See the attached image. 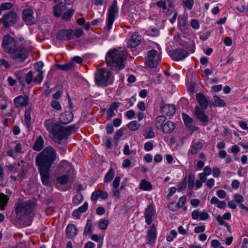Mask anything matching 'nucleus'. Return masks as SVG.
Wrapping results in <instances>:
<instances>
[{
    "instance_id": "obj_38",
    "label": "nucleus",
    "mask_w": 248,
    "mask_h": 248,
    "mask_svg": "<svg viewBox=\"0 0 248 248\" xmlns=\"http://www.w3.org/2000/svg\"><path fill=\"white\" fill-rule=\"evenodd\" d=\"M31 106L27 108L25 112V122L27 126L29 127L31 125Z\"/></svg>"
},
{
    "instance_id": "obj_61",
    "label": "nucleus",
    "mask_w": 248,
    "mask_h": 248,
    "mask_svg": "<svg viewBox=\"0 0 248 248\" xmlns=\"http://www.w3.org/2000/svg\"><path fill=\"white\" fill-rule=\"evenodd\" d=\"M154 148L153 143L150 141H147L144 144V149L146 151H150Z\"/></svg>"
},
{
    "instance_id": "obj_55",
    "label": "nucleus",
    "mask_w": 248,
    "mask_h": 248,
    "mask_svg": "<svg viewBox=\"0 0 248 248\" xmlns=\"http://www.w3.org/2000/svg\"><path fill=\"white\" fill-rule=\"evenodd\" d=\"M177 232L175 230H171L170 232V234L167 237V241L168 242L172 241L176 237Z\"/></svg>"
},
{
    "instance_id": "obj_35",
    "label": "nucleus",
    "mask_w": 248,
    "mask_h": 248,
    "mask_svg": "<svg viewBox=\"0 0 248 248\" xmlns=\"http://www.w3.org/2000/svg\"><path fill=\"white\" fill-rule=\"evenodd\" d=\"M9 200L8 196L3 193H0V209L1 210L5 209Z\"/></svg>"
},
{
    "instance_id": "obj_62",
    "label": "nucleus",
    "mask_w": 248,
    "mask_h": 248,
    "mask_svg": "<svg viewBox=\"0 0 248 248\" xmlns=\"http://www.w3.org/2000/svg\"><path fill=\"white\" fill-rule=\"evenodd\" d=\"M186 185H187V183H186V180L179 183V184L178 185V187L177 188V191H181L184 190L186 188Z\"/></svg>"
},
{
    "instance_id": "obj_40",
    "label": "nucleus",
    "mask_w": 248,
    "mask_h": 248,
    "mask_svg": "<svg viewBox=\"0 0 248 248\" xmlns=\"http://www.w3.org/2000/svg\"><path fill=\"white\" fill-rule=\"evenodd\" d=\"M68 180L69 175L67 174L60 175L56 179L57 183L61 185H65L68 182Z\"/></svg>"
},
{
    "instance_id": "obj_30",
    "label": "nucleus",
    "mask_w": 248,
    "mask_h": 248,
    "mask_svg": "<svg viewBox=\"0 0 248 248\" xmlns=\"http://www.w3.org/2000/svg\"><path fill=\"white\" fill-rule=\"evenodd\" d=\"M44 67V63L42 62H38L34 64V67L35 71H33L38 75V79L40 80L41 78H43L44 72L42 69Z\"/></svg>"
},
{
    "instance_id": "obj_9",
    "label": "nucleus",
    "mask_w": 248,
    "mask_h": 248,
    "mask_svg": "<svg viewBox=\"0 0 248 248\" xmlns=\"http://www.w3.org/2000/svg\"><path fill=\"white\" fill-rule=\"evenodd\" d=\"M10 54L12 59L16 62H23L28 57L26 50L23 47L16 48Z\"/></svg>"
},
{
    "instance_id": "obj_32",
    "label": "nucleus",
    "mask_w": 248,
    "mask_h": 248,
    "mask_svg": "<svg viewBox=\"0 0 248 248\" xmlns=\"http://www.w3.org/2000/svg\"><path fill=\"white\" fill-rule=\"evenodd\" d=\"M60 171L68 173L71 170V166L70 163L65 160L62 161L59 165Z\"/></svg>"
},
{
    "instance_id": "obj_3",
    "label": "nucleus",
    "mask_w": 248,
    "mask_h": 248,
    "mask_svg": "<svg viewBox=\"0 0 248 248\" xmlns=\"http://www.w3.org/2000/svg\"><path fill=\"white\" fill-rule=\"evenodd\" d=\"M126 58V52L124 48L109 50V58L111 59V66L122 69L124 67V61Z\"/></svg>"
},
{
    "instance_id": "obj_48",
    "label": "nucleus",
    "mask_w": 248,
    "mask_h": 248,
    "mask_svg": "<svg viewBox=\"0 0 248 248\" xmlns=\"http://www.w3.org/2000/svg\"><path fill=\"white\" fill-rule=\"evenodd\" d=\"M145 137L146 139H151L155 136L153 129L151 127H148L145 130Z\"/></svg>"
},
{
    "instance_id": "obj_64",
    "label": "nucleus",
    "mask_w": 248,
    "mask_h": 248,
    "mask_svg": "<svg viewBox=\"0 0 248 248\" xmlns=\"http://www.w3.org/2000/svg\"><path fill=\"white\" fill-rule=\"evenodd\" d=\"M52 107L56 110H61L62 108L60 103L56 100L53 101L51 103Z\"/></svg>"
},
{
    "instance_id": "obj_1",
    "label": "nucleus",
    "mask_w": 248,
    "mask_h": 248,
    "mask_svg": "<svg viewBox=\"0 0 248 248\" xmlns=\"http://www.w3.org/2000/svg\"><path fill=\"white\" fill-rule=\"evenodd\" d=\"M57 157L56 153L53 148L48 146L36 157L37 166L51 167Z\"/></svg>"
},
{
    "instance_id": "obj_49",
    "label": "nucleus",
    "mask_w": 248,
    "mask_h": 248,
    "mask_svg": "<svg viewBox=\"0 0 248 248\" xmlns=\"http://www.w3.org/2000/svg\"><path fill=\"white\" fill-rule=\"evenodd\" d=\"M75 66V63L73 62H70L67 64L63 65H58V67L62 70L67 71L73 68Z\"/></svg>"
},
{
    "instance_id": "obj_13",
    "label": "nucleus",
    "mask_w": 248,
    "mask_h": 248,
    "mask_svg": "<svg viewBox=\"0 0 248 248\" xmlns=\"http://www.w3.org/2000/svg\"><path fill=\"white\" fill-rule=\"evenodd\" d=\"M203 141L200 140H193L188 152V156L192 157L191 155L197 154L202 148Z\"/></svg>"
},
{
    "instance_id": "obj_23",
    "label": "nucleus",
    "mask_w": 248,
    "mask_h": 248,
    "mask_svg": "<svg viewBox=\"0 0 248 248\" xmlns=\"http://www.w3.org/2000/svg\"><path fill=\"white\" fill-rule=\"evenodd\" d=\"M74 34L73 30H64L61 31L57 35V38L61 40H68L71 39Z\"/></svg>"
},
{
    "instance_id": "obj_54",
    "label": "nucleus",
    "mask_w": 248,
    "mask_h": 248,
    "mask_svg": "<svg viewBox=\"0 0 248 248\" xmlns=\"http://www.w3.org/2000/svg\"><path fill=\"white\" fill-rule=\"evenodd\" d=\"M83 200V197L81 193L78 194L73 197V202L76 204H78Z\"/></svg>"
},
{
    "instance_id": "obj_24",
    "label": "nucleus",
    "mask_w": 248,
    "mask_h": 248,
    "mask_svg": "<svg viewBox=\"0 0 248 248\" xmlns=\"http://www.w3.org/2000/svg\"><path fill=\"white\" fill-rule=\"evenodd\" d=\"M175 107L173 105L166 104L161 108V112L162 114L170 116L175 113Z\"/></svg>"
},
{
    "instance_id": "obj_14",
    "label": "nucleus",
    "mask_w": 248,
    "mask_h": 248,
    "mask_svg": "<svg viewBox=\"0 0 248 248\" xmlns=\"http://www.w3.org/2000/svg\"><path fill=\"white\" fill-rule=\"evenodd\" d=\"M147 233L146 237L147 244L150 245L155 244L157 237V231L154 224H152V225L149 228Z\"/></svg>"
},
{
    "instance_id": "obj_36",
    "label": "nucleus",
    "mask_w": 248,
    "mask_h": 248,
    "mask_svg": "<svg viewBox=\"0 0 248 248\" xmlns=\"http://www.w3.org/2000/svg\"><path fill=\"white\" fill-rule=\"evenodd\" d=\"M10 145L13 147L16 153L22 154L23 152V145H22L18 141L12 142L10 143Z\"/></svg>"
},
{
    "instance_id": "obj_51",
    "label": "nucleus",
    "mask_w": 248,
    "mask_h": 248,
    "mask_svg": "<svg viewBox=\"0 0 248 248\" xmlns=\"http://www.w3.org/2000/svg\"><path fill=\"white\" fill-rule=\"evenodd\" d=\"M75 10L72 8L66 11L62 16V18L65 20H69L73 16Z\"/></svg>"
},
{
    "instance_id": "obj_11",
    "label": "nucleus",
    "mask_w": 248,
    "mask_h": 248,
    "mask_svg": "<svg viewBox=\"0 0 248 248\" xmlns=\"http://www.w3.org/2000/svg\"><path fill=\"white\" fill-rule=\"evenodd\" d=\"M188 55L189 53L187 50L181 48L173 50L170 54L171 58L175 61L183 60Z\"/></svg>"
},
{
    "instance_id": "obj_46",
    "label": "nucleus",
    "mask_w": 248,
    "mask_h": 248,
    "mask_svg": "<svg viewBox=\"0 0 248 248\" xmlns=\"http://www.w3.org/2000/svg\"><path fill=\"white\" fill-rule=\"evenodd\" d=\"M122 124V119L115 118L113 121V125H109V134L114 131L113 126L117 127L121 125Z\"/></svg>"
},
{
    "instance_id": "obj_37",
    "label": "nucleus",
    "mask_w": 248,
    "mask_h": 248,
    "mask_svg": "<svg viewBox=\"0 0 248 248\" xmlns=\"http://www.w3.org/2000/svg\"><path fill=\"white\" fill-rule=\"evenodd\" d=\"M166 118L164 116H159L157 117L155 122V125L157 129H161L166 121Z\"/></svg>"
},
{
    "instance_id": "obj_41",
    "label": "nucleus",
    "mask_w": 248,
    "mask_h": 248,
    "mask_svg": "<svg viewBox=\"0 0 248 248\" xmlns=\"http://www.w3.org/2000/svg\"><path fill=\"white\" fill-rule=\"evenodd\" d=\"M64 4L61 3L57 5L53 8L54 15L56 17H60L62 15V11L63 10Z\"/></svg>"
},
{
    "instance_id": "obj_59",
    "label": "nucleus",
    "mask_w": 248,
    "mask_h": 248,
    "mask_svg": "<svg viewBox=\"0 0 248 248\" xmlns=\"http://www.w3.org/2000/svg\"><path fill=\"white\" fill-rule=\"evenodd\" d=\"M169 209L171 211L175 212L178 209V206L175 202H171L168 205Z\"/></svg>"
},
{
    "instance_id": "obj_53",
    "label": "nucleus",
    "mask_w": 248,
    "mask_h": 248,
    "mask_svg": "<svg viewBox=\"0 0 248 248\" xmlns=\"http://www.w3.org/2000/svg\"><path fill=\"white\" fill-rule=\"evenodd\" d=\"M108 222L106 219H101L99 221V228L101 230H105L107 228Z\"/></svg>"
},
{
    "instance_id": "obj_8",
    "label": "nucleus",
    "mask_w": 248,
    "mask_h": 248,
    "mask_svg": "<svg viewBox=\"0 0 248 248\" xmlns=\"http://www.w3.org/2000/svg\"><path fill=\"white\" fill-rule=\"evenodd\" d=\"M18 16L15 12H9L5 14L0 19L4 27L8 28L17 21Z\"/></svg>"
},
{
    "instance_id": "obj_2",
    "label": "nucleus",
    "mask_w": 248,
    "mask_h": 248,
    "mask_svg": "<svg viewBox=\"0 0 248 248\" xmlns=\"http://www.w3.org/2000/svg\"><path fill=\"white\" fill-rule=\"evenodd\" d=\"M44 124L48 132L52 134L53 140L58 144L63 143L62 127L59 123L54 119H50L46 120Z\"/></svg>"
},
{
    "instance_id": "obj_7",
    "label": "nucleus",
    "mask_w": 248,
    "mask_h": 248,
    "mask_svg": "<svg viewBox=\"0 0 248 248\" xmlns=\"http://www.w3.org/2000/svg\"><path fill=\"white\" fill-rule=\"evenodd\" d=\"M2 46L5 52L10 54L16 48V42L11 36L6 35L3 38Z\"/></svg>"
},
{
    "instance_id": "obj_29",
    "label": "nucleus",
    "mask_w": 248,
    "mask_h": 248,
    "mask_svg": "<svg viewBox=\"0 0 248 248\" xmlns=\"http://www.w3.org/2000/svg\"><path fill=\"white\" fill-rule=\"evenodd\" d=\"M175 127V125L173 122L167 121L164 124L161 129L164 133L170 134L174 130Z\"/></svg>"
},
{
    "instance_id": "obj_42",
    "label": "nucleus",
    "mask_w": 248,
    "mask_h": 248,
    "mask_svg": "<svg viewBox=\"0 0 248 248\" xmlns=\"http://www.w3.org/2000/svg\"><path fill=\"white\" fill-rule=\"evenodd\" d=\"M140 188L145 191H148L152 189V185L149 182L143 180L140 183Z\"/></svg>"
},
{
    "instance_id": "obj_33",
    "label": "nucleus",
    "mask_w": 248,
    "mask_h": 248,
    "mask_svg": "<svg viewBox=\"0 0 248 248\" xmlns=\"http://www.w3.org/2000/svg\"><path fill=\"white\" fill-rule=\"evenodd\" d=\"M44 140L42 136H39L35 140L33 149L36 151H40L44 147Z\"/></svg>"
},
{
    "instance_id": "obj_43",
    "label": "nucleus",
    "mask_w": 248,
    "mask_h": 248,
    "mask_svg": "<svg viewBox=\"0 0 248 248\" xmlns=\"http://www.w3.org/2000/svg\"><path fill=\"white\" fill-rule=\"evenodd\" d=\"M166 14L167 16H170L173 14L172 16L169 19V20L171 23H174L175 22L176 17L177 16V13L176 12H174L172 8L167 10V11L166 12Z\"/></svg>"
},
{
    "instance_id": "obj_12",
    "label": "nucleus",
    "mask_w": 248,
    "mask_h": 248,
    "mask_svg": "<svg viewBox=\"0 0 248 248\" xmlns=\"http://www.w3.org/2000/svg\"><path fill=\"white\" fill-rule=\"evenodd\" d=\"M13 101L16 108L30 107L29 97L28 95H18L14 99Z\"/></svg>"
},
{
    "instance_id": "obj_10",
    "label": "nucleus",
    "mask_w": 248,
    "mask_h": 248,
    "mask_svg": "<svg viewBox=\"0 0 248 248\" xmlns=\"http://www.w3.org/2000/svg\"><path fill=\"white\" fill-rule=\"evenodd\" d=\"M41 179L43 185L49 186L51 184V177L49 173L50 167L38 166Z\"/></svg>"
},
{
    "instance_id": "obj_22",
    "label": "nucleus",
    "mask_w": 248,
    "mask_h": 248,
    "mask_svg": "<svg viewBox=\"0 0 248 248\" xmlns=\"http://www.w3.org/2000/svg\"><path fill=\"white\" fill-rule=\"evenodd\" d=\"M195 114L196 117L202 123H207L208 122V116L198 106L195 108Z\"/></svg>"
},
{
    "instance_id": "obj_20",
    "label": "nucleus",
    "mask_w": 248,
    "mask_h": 248,
    "mask_svg": "<svg viewBox=\"0 0 248 248\" xmlns=\"http://www.w3.org/2000/svg\"><path fill=\"white\" fill-rule=\"evenodd\" d=\"M33 12L30 9H25L23 11V19L27 25H32L34 23Z\"/></svg>"
},
{
    "instance_id": "obj_60",
    "label": "nucleus",
    "mask_w": 248,
    "mask_h": 248,
    "mask_svg": "<svg viewBox=\"0 0 248 248\" xmlns=\"http://www.w3.org/2000/svg\"><path fill=\"white\" fill-rule=\"evenodd\" d=\"M186 198L185 196H183L179 198L178 202L176 203L179 208H182L184 206L186 202Z\"/></svg>"
},
{
    "instance_id": "obj_17",
    "label": "nucleus",
    "mask_w": 248,
    "mask_h": 248,
    "mask_svg": "<svg viewBox=\"0 0 248 248\" xmlns=\"http://www.w3.org/2000/svg\"><path fill=\"white\" fill-rule=\"evenodd\" d=\"M145 222L148 225L152 223L155 216V208L152 204H149L144 212Z\"/></svg>"
},
{
    "instance_id": "obj_19",
    "label": "nucleus",
    "mask_w": 248,
    "mask_h": 248,
    "mask_svg": "<svg viewBox=\"0 0 248 248\" xmlns=\"http://www.w3.org/2000/svg\"><path fill=\"white\" fill-rule=\"evenodd\" d=\"M191 217L193 219L199 220H206L210 217L209 215L206 211L200 212L198 209L192 212Z\"/></svg>"
},
{
    "instance_id": "obj_58",
    "label": "nucleus",
    "mask_w": 248,
    "mask_h": 248,
    "mask_svg": "<svg viewBox=\"0 0 248 248\" xmlns=\"http://www.w3.org/2000/svg\"><path fill=\"white\" fill-rule=\"evenodd\" d=\"M234 200L238 204L241 203L243 202L244 199L242 195L239 194H236L234 196Z\"/></svg>"
},
{
    "instance_id": "obj_39",
    "label": "nucleus",
    "mask_w": 248,
    "mask_h": 248,
    "mask_svg": "<svg viewBox=\"0 0 248 248\" xmlns=\"http://www.w3.org/2000/svg\"><path fill=\"white\" fill-rule=\"evenodd\" d=\"M182 118L187 128H190L192 126L193 120L187 114L182 113Z\"/></svg>"
},
{
    "instance_id": "obj_6",
    "label": "nucleus",
    "mask_w": 248,
    "mask_h": 248,
    "mask_svg": "<svg viewBox=\"0 0 248 248\" xmlns=\"http://www.w3.org/2000/svg\"><path fill=\"white\" fill-rule=\"evenodd\" d=\"M160 60L161 57L157 50L152 49L148 51L146 58V63L148 67L150 68L155 67Z\"/></svg>"
},
{
    "instance_id": "obj_50",
    "label": "nucleus",
    "mask_w": 248,
    "mask_h": 248,
    "mask_svg": "<svg viewBox=\"0 0 248 248\" xmlns=\"http://www.w3.org/2000/svg\"><path fill=\"white\" fill-rule=\"evenodd\" d=\"M194 0H186L182 2V5L185 9L191 10L194 5Z\"/></svg>"
},
{
    "instance_id": "obj_34",
    "label": "nucleus",
    "mask_w": 248,
    "mask_h": 248,
    "mask_svg": "<svg viewBox=\"0 0 248 248\" xmlns=\"http://www.w3.org/2000/svg\"><path fill=\"white\" fill-rule=\"evenodd\" d=\"M18 218L25 226H29L32 223V217L31 214L25 215L22 217H18Z\"/></svg>"
},
{
    "instance_id": "obj_28",
    "label": "nucleus",
    "mask_w": 248,
    "mask_h": 248,
    "mask_svg": "<svg viewBox=\"0 0 248 248\" xmlns=\"http://www.w3.org/2000/svg\"><path fill=\"white\" fill-rule=\"evenodd\" d=\"M77 229L76 226L72 224H68L66 228V235L69 238L75 236L77 234Z\"/></svg>"
},
{
    "instance_id": "obj_56",
    "label": "nucleus",
    "mask_w": 248,
    "mask_h": 248,
    "mask_svg": "<svg viewBox=\"0 0 248 248\" xmlns=\"http://www.w3.org/2000/svg\"><path fill=\"white\" fill-rule=\"evenodd\" d=\"M13 6L11 2L2 3L0 5V8L1 10H6L10 9Z\"/></svg>"
},
{
    "instance_id": "obj_26",
    "label": "nucleus",
    "mask_w": 248,
    "mask_h": 248,
    "mask_svg": "<svg viewBox=\"0 0 248 248\" xmlns=\"http://www.w3.org/2000/svg\"><path fill=\"white\" fill-rule=\"evenodd\" d=\"M121 177L120 176H116L112 184V191L114 194V196H115L117 199H119L120 195V192L119 189Z\"/></svg>"
},
{
    "instance_id": "obj_15",
    "label": "nucleus",
    "mask_w": 248,
    "mask_h": 248,
    "mask_svg": "<svg viewBox=\"0 0 248 248\" xmlns=\"http://www.w3.org/2000/svg\"><path fill=\"white\" fill-rule=\"evenodd\" d=\"M141 40V36L138 32H134L131 35L127 43V46L129 48H135L139 46Z\"/></svg>"
},
{
    "instance_id": "obj_63",
    "label": "nucleus",
    "mask_w": 248,
    "mask_h": 248,
    "mask_svg": "<svg viewBox=\"0 0 248 248\" xmlns=\"http://www.w3.org/2000/svg\"><path fill=\"white\" fill-rule=\"evenodd\" d=\"M99 197V190H96L92 193L91 199L93 202H96Z\"/></svg>"
},
{
    "instance_id": "obj_18",
    "label": "nucleus",
    "mask_w": 248,
    "mask_h": 248,
    "mask_svg": "<svg viewBox=\"0 0 248 248\" xmlns=\"http://www.w3.org/2000/svg\"><path fill=\"white\" fill-rule=\"evenodd\" d=\"M39 77L38 75L34 72L29 71L26 75L25 79L26 83L30 85L31 83L34 84H40L43 79V78H41L40 80L38 79Z\"/></svg>"
},
{
    "instance_id": "obj_25",
    "label": "nucleus",
    "mask_w": 248,
    "mask_h": 248,
    "mask_svg": "<svg viewBox=\"0 0 248 248\" xmlns=\"http://www.w3.org/2000/svg\"><path fill=\"white\" fill-rule=\"evenodd\" d=\"M196 99L200 107L203 109H206L208 107V101L205 96L201 93L196 94Z\"/></svg>"
},
{
    "instance_id": "obj_5",
    "label": "nucleus",
    "mask_w": 248,
    "mask_h": 248,
    "mask_svg": "<svg viewBox=\"0 0 248 248\" xmlns=\"http://www.w3.org/2000/svg\"><path fill=\"white\" fill-rule=\"evenodd\" d=\"M108 79V70L105 68L97 70L95 74V81L98 86H107Z\"/></svg>"
},
{
    "instance_id": "obj_57",
    "label": "nucleus",
    "mask_w": 248,
    "mask_h": 248,
    "mask_svg": "<svg viewBox=\"0 0 248 248\" xmlns=\"http://www.w3.org/2000/svg\"><path fill=\"white\" fill-rule=\"evenodd\" d=\"M156 5L158 7L162 8L164 10V12H165V13L168 10L167 8L166 2L165 1H163V0L158 1L156 2Z\"/></svg>"
},
{
    "instance_id": "obj_4",
    "label": "nucleus",
    "mask_w": 248,
    "mask_h": 248,
    "mask_svg": "<svg viewBox=\"0 0 248 248\" xmlns=\"http://www.w3.org/2000/svg\"><path fill=\"white\" fill-rule=\"evenodd\" d=\"M32 210V205L28 201L20 200L15 204V212L17 217L30 214Z\"/></svg>"
},
{
    "instance_id": "obj_47",
    "label": "nucleus",
    "mask_w": 248,
    "mask_h": 248,
    "mask_svg": "<svg viewBox=\"0 0 248 248\" xmlns=\"http://www.w3.org/2000/svg\"><path fill=\"white\" fill-rule=\"evenodd\" d=\"M214 100L215 105L218 107H222L226 106L225 102L217 95H214Z\"/></svg>"
},
{
    "instance_id": "obj_27",
    "label": "nucleus",
    "mask_w": 248,
    "mask_h": 248,
    "mask_svg": "<svg viewBox=\"0 0 248 248\" xmlns=\"http://www.w3.org/2000/svg\"><path fill=\"white\" fill-rule=\"evenodd\" d=\"M73 119V113L70 111H66L62 113L60 117V121L63 124H67Z\"/></svg>"
},
{
    "instance_id": "obj_31",
    "label": "nucleus",
    "mask_w": 248,
    "mask_h": 248,
    "mask_svg": "<svg viewBox=\"0 0 248 248\" xmlns=\"http://www.w3.org/2000/svg\"><path fill=\"white\" fill-rule=\"evenodd\" d=\"M210 203L211 204H217V207L221 209H225L227 206V204L225 202L219 201L218 199L215 196H214L211 198Z\"/></svg>"
},
{
    "instance_id": "obj_21",
    "label": "nucleus",
    "mask_w": 248,
    "mask_h": 248,
    "mask_svg": "<svg viewBox=\"0 0 248 248\" xmlns=\"http://www.w3.org/2000/svg\"><path fill=\"white\" fill-rule=\"evenodd\" d=\"M78 128L77 125L69 126L67 127H62V134L63 137V143L65 145L67 143V137L72 133L75 132Z\"/></svg>"
},
{
    "instance_id": "obj_16",
    "label": "nucleus",
    "mask_w": 248,
    "mask_h": 248,
    "mask_svg": "<svg viewBox=\"0 0 248 248\" xmlns=\"http://www.w3.org/2000/svg\"><path fill=\"white\" fill-rule=\"evenodd\" d=\"M118 12L117 0H114L112 4L109 8V30L112 28L114 19L118 15Z\"/></svg>"
},
{
    "instance_id": "obj_45",
    "label": "nucleus",
    "mask_w": 248,
    "mask_h": 248,
    "mask_svg": "<svg viewBox=\"0 0 248 248\" xmlns=\"http://www.w3.org/2000/svg\"><path fill=\"white\" fill-rule=\"evenodd\" d=\"M123 135L124 130L122 128H120L116 132L114 136V141L116 145H118L120 138L123 136Z\"/></svg>"
},
{
    "instance_id": "obj_44",
    "label": "nucleus",
    "mask_w": 248,
    "mask_h": 248,
    "mask_svg": "<svg viewBox=\"0 0 248 248\" xmlns=\"http://www.w3.org/2000/svg\"><path fill=\"white\" fill-rule=\"evenodd\" d=\"M140 125L137 121H132L128 124V128L131 131H136L139 129Z\"/></svg>"
},
{
    "instance_id": "obj_52",
    "label": "nucleus",
    "mask_w": 248,
    "mask_h": 248,
    "mask_svg": "<svg viewBox=\"0 0 248 248\" xmlns=\"http://www.w3.org/2000/svg\"><path fill=\"white\" fill-rule=\"evenodd\" d=\"M92 221L90 219H88L87 222V224L84 229V233L87 235L91 233L92 232Z\"/></svg>"
}]
</instances>
